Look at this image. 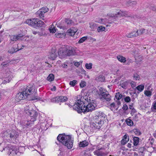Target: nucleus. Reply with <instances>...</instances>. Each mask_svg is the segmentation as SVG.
<instances>
[{
	"label": "nucleus",
	"instance_id": "12",
	"mask_svg": "<svg viewBox=\"0 0 156 156\" xmlns=\"http://www.w3.org/2000/svg\"><path fill=\"white\" fill-rule=\"evenodd\" d=\"M66 50L68 56L73 55L75 53V50L72 47H66Z\"/></svg>",
	"mask_w": 156,
	"mask_h": 156
},
{
	"label": "nucleus",
	"instance_id": "48",
	"mask_svg": "<svg viewBox=\"0 0 156 156\" xmlns=\"http://www.w3.org/2000/svg\"><path fill=\"white\" fill-rule=\"evenodd\" d=\"M145 31V29H144L140 30H139V32L138 33L139 35L143 34L144 33Z\"/></svg>",
	"mask_w": 156,
	"mask_h": 156
},
{
	"label": "nucleus",
	"instance_id": "27",
	"mask_svg": "<svg viewBox=\"0 0 156 156\" xmlns=\"http://www.w3.org/2000/svg\"><path fill=\"white\" fill-rule=\"evenodd\" d=\"M118 60L122 62H125L126 60V58L122 56L119 55L117 56Z\"/></svg>",
	"mask_w": 156,
	"mask_h": 156
},
{
	"label": "nucleus",
	"instance_id": "40",
	"mask_svg": "<svg viewBox=\"0 0 156 156\" xmlns=\"http://www.w3.org/2000/svg\"><path fill=\"white\" fill-rule=\"evenodd\" d=\"M77 83V81L76 80H74L72 81H70L69 82V84L70 85L72 86L73 87H74Z\"/></svg>",
	"mask_w": 156,
	"mask_h": 156
},
{
	"label": "nucleus",
	"instance_id": "43",
	"mask_svg": "<svg viewBox=\"0 0 156 156\" xmlns=\"http://www.w3.org/2000/svg\"><path fill=\"white\" fill-rule=\"evenodd\" d=\"M125 101L126 102H129L131 101V98L129 96H126L124 98Z\"/></svg>",
	"mask_w": 156,
	"mask_h": 156
},
{
	"label": "nucleus",
	"instance_id": "5",
	"mask_svg": "<svg viewBox=\"0 0 156 156\" xmlns=\"http://www.w3.org/2000/svg\"><path fill=\"white\" fill-rule=\"evenodd\" d=\"M6 148L9 150V151L8 154H16L18 155H20L21 153H23L25 151V148L23 147H18L17 146H12L10 144Z\"/></svg>",
	"mask_w": 156,
	"mask_h": 156
},
{
	"label": "nucleus",
	"instance_id": "60",
	"mask_svg": "<svg viewBox=\"0 0 156 156\" xmlns=\"http://www.w3.org/2000/svg\"><path fill=\"white\" fill-rule=\"evenodd\" d=\"M5 57L4 55H0V61H2L4 58Z\"/></svg>",
	"mask_w": 156,
	"mask_h": 156
},
{
	"label": "nucleus",
	"instance_id": "28",
	"mask_svg": "<svg viewBox=\"0 0 156 156\" xmlns=\"http://www.w3.org/2000/svg\"><path fill=\"white\" fill-rule=\"evenodd\" d=\"M10 62L8 60L2 63L1 64L0 66L2 68L5 67L9 65V64Z\"/></svg>",
	"mask_w": 156,
	"mask_h": 156
},
{
	"label": "nucleus",
	"instance_id": "54",
	"mask_svg": "<svg viewBox=\"0 0 156 156\" xmlns=\"http://www.w3.org/2000/svg\"><path fill=\"white\" fill-rule=\"evenodd\" d=\"M130 84L131 87L133 88H134L136 87V84L133 81H132L130 83Z\"/></svg>",
	"mask_w": 156,
	"mask_h": 156
},
{
	"label": "nucleus",
	"instance_id": "17",
	"mask_svg": "<svg viewBox=\"0 0 156 156\" xmlns=\"http://www.w3.org/2000/svg\"><path fill=\"white\" fill-rule=\"evenodd\" d=\"M105 115L102 112H99L98 115L97 116H95V118L97 119H99V120H101V122H104L105 120L104 119L105 118Z\"/></svg>",
	"mask_w": 156,
	"mask_h": 156
},
{
	"label": "nucleus",
	"instance_id": "26",
	"mask_svg": "<svg viewBox=\"0 0 156 156\" xmlns=\"http://www.w3.org/2000/svg\"><path fill=\"white\" fill-rule=\"evenodd\" d=\"M22 48L20 49H18L17 48H15L14 47L11 48L9 51L8 52L11 54H13V53L17 52V51L20 50L22 49Z\"/></svg>",
	"mask_w": 156,
	"mask_h": 156
},
{
	"label": "nucleus",
	"instance_id": "36",
	"mask_svg": "<svg viewBox=\"0 0 156 156\" xmlns=\"http://www.w3.org/2000/svg\"><path fill=\"white\" fill-rule=\"evenodd\" d=\"M105 29V27L103 26H100L98 27V32L103 31Z\"/></svg>",
	"mask_w": 156,
	"mask_h": 156
},
{
	"label": "nucleus",
	"instance_id": "53",
	"mask_svg": "<svg viewBox=\"0 0 156 156\" xmlns=\"http://www.w3.org/2000/svg\"><path fill=\"white\" fill-rule=\"evenodd\" d=\"M123 139H125V140L129 141V136L126 134L123 136Z\"/></svg>",
	"mask_w": 156,
	"mask_h": 156
},
{
	"label": "nucleus",
	"instance_id": "21",
	"mask_svg": "<svg viewBox=\"0 0 156 156\" xmlns=\"http://www.w3.org/2000/svg\"><path fill=\"white\" fill-rule=\"evenodd\" d=\"M96 80L98 82H103L105 80V77L103 75H100L96 77Z\"/></svg>",
	"mask_w": 156,
	"mask_h": 156
},
{
	"label": "nucleus",
	"instance_id": "15",
	"mask_svg": "<svg viewBox=\"0 0 156 156\" xmlns=\"http://www.w3.org/2000/svg\"><path fill=\"white\" fill-rule=\"evenodd\" d=\"M73 143V140H72L71 138H70V140H69L67 141V143L66 144H64V145L68 149H71L72 148Z\"/></svg>",
	"mask_w": 156,
	"mask_h": 156
},
{
	"label": "nucleus",
	"instance_id": "20",
	"mask_svg": "<svg viewBox=\"0 0 156 156\" xmlns=\"http://www.w3.org/2000/svg\"><path fill=\"white\" fill-rule=\"evenodd\" d=\"M88 142L86 140H84L80 142L79 146L80 147H84L88 146Z\"/></svg>",
	"mask_w": 156,
	"mask_h": 156
},
{
	"label": "nucleus",
	"instance_id": "13",
	"mask_svg": "<svg viewBox=\"0 0 156 156\" xmlns=\"http://www.w3.org/2000/svg\"><path fill=\"white\" fill-rule=\"evenodd\" d=\"M108 92L105 88L102 87H100L99 89L98 92V93L99 97L100 98L101 96H103L104 94L107 95L106 93H108Z\"/></svg>",
	"mask_w": 156,
	"mask_h": 156
},
{
	"label": "nucleus",
	"instance_id": "11",
	"mask_svg": "<svg viewBox=\"0 0 156 156\" xmlns=\"http://www.w3.org/2000/svg\"><path fill=\"white\" fill-rule=\"evenodd\" d=\"M23 35L22 34H19L16 35L10 36L11 40L12 41H16L17 40L21 41L23 40Z\"/></svg>",
	"mask_w": 156,
	"mask_h": 156
},
{
	"label": "nucleus",
	"instance_id": "23",
	"mask_svg": "<svg viewBox=\"0 0 156 156\" xmlns=\"http://www.w3.org/2000/svg\"><path fill=\"white\" fill-rule=\"evenodd\" d=\"M119 16H128V12L126 11L122 12L120 11L117 12Z\"/></svg>",
	"mask_w": 156,
	"mask_h": 156
},
{
	"label": "nucleus",
	"instance_id": "58",
	"mask_svg": "<svg viewBox=\"0 0 156 156\" xmlns=\"http://www.w3.org/2000/svg\"><path fill=\"white\" fill-rule=\"evenodd\" d=\"M51 101L52 102H57V99L56 97L54 98L51 99Z\"/></svg>",
	"mask_w": 156,
	"mask_h": 156
},
{
	"label": "nucleus",
	"instance_id": "62",
	"mask_svg": "<svg viewBox=\"0 0 156 156\" xmlns=\"http://www.w3.org/2000/svg\"><path fill=\"white\" fill-rule=\"evenodd\" d=\"M80 65L79 62H76L74 63V65L77 67H78L80 66Z\"/></svg>",
	"mask_w": 156,
	"mask_h": 156
},
{
	"label": "nucleus",
	"instance_id": "1",
	"mask_svg": "<svg viewBox=\"0 0 156 156\" xmlns=\"http://www.w3.org/2000/svg\"><path fill=\"white\" fill-rule=\"evenodd\" d=\"M28 106L26 107L25 111L27 114H29L30 117L29 120H27L24 122L23 125L25 127H28L32 126L34 124V122L36 120L38 114L37 112L33 110H30Z\"/></svg>",
	"mask_w": 156,
	"mask_h": 156
},
{
	"label": "nucleus",
	"instance_id": "55",
	"mask_svg": "<svg viewBox=\"0 0 156 156\" xmlns=\"http://www.w3.org/2000/svg\"><path fill=\"white\" fill-rule=\"evenodd\" d=\"M31 98L32 100H40L41 99V98H37V96H34V97H33V98Z\"/></svg>",
	"mask_w": 156,
	"mask_h": 156
},
{
	"label": "nucleus",
	"instance_id": "61",
	"mask_svg": "<svg viewBox=\"0 0 156 156\" xmlns=\"http://www.w3.org/2000/svg\"><path fill=\"white\" fill-rule=\"evenodd\" d=\"M10 81V80H9L7 78L5 79V80L4 81V83H5L6 82L9 83Z\"/></svg>",
	"mask_w": 156,
	"mask_h": 156
},
{
	"label": "nucleus",
	"instance_id": "18",
	"mask_svg": "<svg viewBox=\"0 0 156 156\" xmlns=\"http://www.w3.org/2000/svg\"><path fill=\"white\" fill-rule=\"evenodd\" d=\"M57 52L54 51H52L50 53L49 55H48V58L51 60H53L57 57Z\"/></svg>",
	"mask_w": 156,
	"mask_h": 156
},
{
	"label": "nucleus",
	"instance_id": "10",
	"mask_svg": "<svg viewBox=\"0 0 156 156\" xmlns=\"http://www.w3.org/2000/svg\"><path fill=\"white\" fill-rule=\"evenodd\" d=\"M49 9L46 7H44L40 9L36 13L37 15H38L41 18L44 17V14L48 11Z\"/></svg>",
	"mask_w": 156,
	"mask_h": 156
},
{
	"label": "nucleus",
	"instance_id": "49",
	"mask_svg": "<svg viewBox=\"0 0 156 156\" xmlns=\"http://www.w3.org/2000/svg\"><path fill=\"white\" fill-rule=\"evenodd\" d=\"M128 141H127L126 140H125V139H122L121 141V144L122 145H124Z\"/></svg>",
	"mask_w": 156,
	"mask_h": 156
},
{
	"label": "nucleus",
	"instance_id": "24",
	"mask_svg": "<svg viewBox=\"0 0 156 156\" xmlns=\"http://www.w3.org/2000/svg\"><path fill=\"white\" fill-rule=\"evenodd\" d=\"M137 4V2L135 1H132L129 0L126 2V4L127 5L130 6H134Z\"/></svg>",
	"mask_w": 156,
	"mask_h": 156
},
{
	"label": "nucleus",
	"instance_id": "6",
	"mask_svg": "<svg viewBox=\"0 0 156 156\" xmlns=\"http://www.w3.org/2000/svg\"><path fill=\"white\" fill-rule=\"evenodd\" d=\"M75 25V23L72 20L69 19H66L64 21H61L60 23L56 24L57 27L63 30L66 29L68 27Z\"/></svg>",
	"mask_w": 156,
	"mask_h": 156
},
{
	"label": "nucleus",
	"instance_id": "25",
	"mask_svg": "<svg viewBox=\"0 0 156 156\" xmlns=\"http://www.w3.org/2000/svg\"><path fill=\"white\" fill-rule=\"evenodd\" d=\"M133 144L134 146L138 145L139 141V138L135 136L133 138Z\"/></svg>",
	"mask_w": 156,
	"mask_h": 156
},
{
	"label": "nucleus",
	"instance_id": "38",
	"mask_svg": "<svg viewBox=\"0 0 156 156\" xmlns=\"http://www.w3.org/2000/svg\"><path fill=\"white\" fill-rule=\"evenodd\" d=\"M144 94L147 96L150 97L152 95V92L149 90H145L144 91Z\"/></svg>",
	"mask_w": 156,
	"mask_h": 156
},
{
	"label": "nucleus",
	"instance_id": "51",
	"mask_svg": "<svg viewBox=\"0 0 156 156\" xmlns=\"http://www.w3.org/2000/svg\"><path fill=\"white\" fill-rule=\"evenodd\" d=\"M150 8L153 11H156V7L154 5H151Z\"/></svg>",
	"mask_w": 156,
	"mask_h": 156
},
{
	"label": "nucleus",
	"instance_id": "52",
	"mask_svg": "<svg viewBox=\"0 0 156 156\" xmlns=\"http://www.w3.org/2000/svg\"><path fill=\"white\" fill-rule=\"evenodd\" d=\"M122 108L125 111H126L128 109V106L126 104H124L122 107Z\"/></svg>",
	"mask_w": 156,
	"mask_h": 156
},
{
	"label": "nucleus",
	"instance_id": "57",
	"mask_svg": "<svg viewBox=\"0 0 156 156\" xmlns=\"http://www.w3.org/2000/svg\"><path fill=\"white\" fill-rule=\"evenodd\" d=\"M56 99H57V102H61V98H61V96H59V97H56Z\"/></svg>",
	"mask_w": 156,
	"mask_h": 156
},
{
	"label": "nucleus",
	"instance_id": "56",
	"mask_svg": "<svg viewBox=\"0 0 156 156\" xmlns=\"http://www.w3.org/2000/svg\"><path fill=\"white\" fill-rule=\"evenodd\" d=\"M132 109V111H131V114L132 115H133V114L136 113V110L134 109L133 108L131 109Z\"/></svg>",
	"mask_w": 156,
	"mask_h": 156
},
{
	"label": "nucleus",
	"instance_id": "44",
	"mask_svg": "<svg viewBox=\"0 0 156 156\" xmlns=\"http://www.w3.org/2000/svg\"><path fill=\"white\" fill-rule=\"evenodd\" d=\"M133 77L134 79L136 80H139L140 79L139 75L137 73H135L133 74Z\"/></svg>",
	"mask_w": 156,
	"mask_h": 156
},
{
	"label": "nucleus",
	"instance_id": "9",
	"mask_svg": "<svg viewBox=\"0 0 156 156\" xmlns=\"http://www.w3.org/2000/svg\"><path fill=\"white\" fill-rule=\"evenodd\" d=\"M71 138V136L66 135L64 133L59 134L57 137V139L63 145L64 144H66L67 141L69 139L70 140Z\"/></svg>",
	"mask_w": 156,
	"mask_h": 156
},
{
	"label": "nucleus",
	"instance_id": "35",
	"mask_svg": "<svg viewBox=\"0 0 156 156\" xmlns=\"http://www.w3.org/2000/svg\"><path fill=\"white\" fill-rule=\"evenodd\" d=\"M66 35L64 33H58L56 34L55 36L57 38H62L63 37H64Z\"/></svg>",
	"mask_w": 156,
	"mask_h": 156
},
{
	"label": "nucleus",
	"instance_id": "2",
	"mask_svg": "<svg viewBox=\"0 0 156 156\" xmlns=\"http://www.w3.org/2000/svg\"><path fill=\"white\" fill-rule=\"evenodd\" d=\"M35 90V87L34 86L29 85L27 87L25 90L18 94L16 96V99L19 100L26 99L28 96L33 94Z\"/></svg>",
	"mask_w": 156,
	"mask_h": 156
},
{
	"label": "nucleus",
	"instance_id": "41",
	"mask_svg": "<svg viewBox=\"0 0 156 156\" xmlns=\"http://www.w3.org/2000/svg\"><path fill=\"white\" fill-rule=\"evenodd\" d=\"M133 131L135 134L136 135H140L141 134V133H140V131L137 129H135L133 130Z\"/></svg>",
	"mask_w": 156,
	"mask_h": 156
},
{
	"label": "nucleus",
	"instance_id": "3",
	"mask_svg": "<svg viewBox=\"0 0 156 156\" xmlns=\"http://www.w3.org/2000/svg\"><path fill=\"white\" fill-rule=\"evenodd\" d=\"M84 99L85 105L84 108H85V112H91L92 111L97 108V104L94 102H91L90 98L87 96H83Z\"/></svg>",
	"mask_w": 156,
	"mask_h": 156
},
{
	"label": "nucleus",
	"instance_id": "34",
	"mask_svg": "<svg viewBox=\"0 0 156 156\" xmlns=\"http://www.w3.org/2000/svg\"><path fill=\"white\" fill-rule=\"evenodd\" d=\"M18 135L17 134H16L14 133H10V137L12 139H14L17 137Z\"/></svg>",
	"mask_w": 156,
	"mask_h": 156
},
{
	"label": "nucleus",
	"instance_id": "7",
	"mask_svg": "<svg viewBox=\"0 0 156 156\" xmlns=\"http://www.w3.org/2000/svg\"><path fill=\"white\" fill-rule=\"evenodd\" d=\"M26 22L28 25L35 28L41 27L44 24V22L42 21L35 18L27 19Z\"/></svg>",
	"mask_w": 156,
	"mask_h": 156
},
{
	"label": "nucleus",
	"instance_id": "42",
	"mask_svg": "<svg viewBox=\"0 0 156 156\" xmlns=\"http://www.w3.org/2000/svg\"><path fill=\"white\" fill-rule=\"evenodd\" d=\"M49 30L50 33H55L56 31V29L54 27L52 28H49Z\"/></svg>",
	"mask_w": 156,
	"mask_h": 156
},
{
	"label": "nucleus",
	"instance_id": "46",
	"mask_svg": "<svg viewBox=\"0 0 156 156\" xmlns=\"http://www.w3.org/2000/svg\"><path fill=\"white\" fill-rule=\"evenodd\" d=\"M61 102H65L67 100V98L66 97L61 96Z\"/></svg>",
	"mask_w": 156,
	"mask_h": 156
},
{
	"label": "nucleus",
	"instance_id": "14",
	"mask_svg": "<svg viewBox=\"0 0 156 156\" xmlns=\"http://www.w3.org/2000/svg\"><path fill=\"white\" fill-rule=\"evenodd\" d=\"M138 35V30H136L135 31H133L131 33L127 34L126 36L128 37L131 38L132 37H137Z\"/></svg>",
	"mask_w": 156,
	"mask_h": 156
},
{
	"label": "nucleus",
	"instance_id": "16",
	"mask_svg": "<svg viewBox=\"0 0 156 156\" xmlns=\"http://www.w3.org/2000/svg\"><path fill=\"white\" fill-rule=\"evenodd\" d=\"M58 54L59 56H61L62 58L67 56L68 55L66 49V48L65 50L59 49V51H58Z\"/></svg>",
	"mask_w": 156,
	"mask_h": 156
},
{
	"label": "nucleus",
	"instance_id": "64",
	"mask_svg": "<svg viewBox=\"0 0 156 156\" xmlns=\"http://www.w3.org/2000/svg\"><path fill=\"white\" fill-rule=\"evenodd\" d=\"M131 146H132V144H130V143H128L127 144V147H128L130 148L131 147Z\"/></svg>",
	"mask_w": 156,
	"mask_h": 156
},
{
	"label": "nucleus",
	"instance_id": "19",
	"mask_svg": "<svg viewBox=\"0 0 156 156\" xmlns=\"http://www.w3.org/2000/svg\"><path fill=\"white\" fill-rule=\"evenodd\" d=\"M107 95H106L105 94H104L103 96H102L100 98V99H102V100H105L107 101H109L111 100V96L109 94L108 92V93H106Z\"/></svg>",
	"mask_w": 156,
	"mask_h": 156
},
{
	"label": "nucleus",
	"instance_id": "8",
	"mask_svg": "<svg viewBox=\"0 0 156 156\" xmlns=\"http://www.w3.org/2000/svg\"><path fill=\"white\" fill-rule=\"evenodd\" d=\"M104 123V122L94 118L93 121L90 123V126L94 129H99Z\"/></svg>",
	"mask_w": 156,
	"mask_h": 156
},
{
	"label": "nucleus",
	"instance_id": "29",
	"mask_svg": "<svg viewBox=\"0 0 156 156\" xmlns=\"http://www.w3.org/2000/svg\"><path fill=\"white\" fill-rule=\"evenodd\" d=\"M54 75L52 74H50L47 78V80L49 81H51L54 80Z\"/></svg>",
	"mask_w": 156,
	"mask_h": 156
},
{
	"label": "nucleus",
	"instance_id": "63",
	"mask_svg": "<svg viewBox=\"0 0 156 156\" xmlns=\"http://www.w3.org/2000/svg\"><path fill=\"white\" fill-rule=\"evenodd\" d=\"M62 66L63 68H67L68 67V66L66 64H64L62 65Z\"/></svg>",
	"mask_w": 156,
	"mask_h": 156
},
{
	"label": "nucleus",
	"instance_id": "59",
	"mask_svg": "<svg viewBox=\"0 0 156 156\" xmlns=\"http://www.w3.org/2000/svg\"><path fill=\"white\" fill-rule=\"evenodd\" d=\"M153 107L154 109H156V100L154 101V103L153 104Z\"/></svg>",
	"mask_w": 156,
	"mask_h": 156
},
{
	"label": "nucleus",
	"instance_id": "47",
	"mask_svg": "<svg viewBox=\"0 0 156 156\" xmlns=\"http://www.w3.org/2000/svg\"><path fill=\"white\" fill-rule=\"evenodd\" d=\"M115 108V104L114 103H112L110 105V108L112 110Z\"/></svg>",
	"mask_w": 156,
	"mask_h": 156
},
{
	"label": "nucleus",
	"instance_id": "31",
	"mask_svg": "<svg viewBox=\"0 0 156 156\" xmlns=\"http://www.w3.org/2000/svg\"><path fill=\"white\" fill-rule=\"evenodd\" d=\"M126 123L127 125L129 126H132L133 125V122L132 120L130 119H128L126 121Z\"/></svg>",
	"mask_w": 156,
	"mask_h": 156
},
{
	"label": "nucleus",
	"instance_id": "33",
	"mask_svg": "<svg viewBox=\"0 0 156 156\" xmlns=\"http://www.w3.org/2000/svg\"><path fill=\"white\" fill-rule=\"evenodd\" d=\"M122 96V95L119 92L117 93L115 95V97L117 100H119L121 99Z\"/></svg>",
	"mask_w": 156,
	"mask_h": 156
},
{
	"label": "nucleus",
	"instance_id": "37",
	"mask_svg": "<svg viewBox=\"0 0 156 156\" xmlns=\"http://www.w3.org/2000/svg\"><path fill=\"white\" fill-rule=\"evenodd\" d=\"M87 39V37H82L80 39V40L78 41V43H83L84 41L86 40Z\"/></svg>",
	"mask_w": 156,
	"mask_h": 156
},
{
	"label": "nucleus",
	"instance_id": "30",
	"mask_svg": "<svg viewBox=\"0 0 156 156\" xmlns=\"http://www.w3.org/2000/svg\"><path fill=\"white\" fill-rule=\"evenodd\" d=\"M94 153L95 154H96L97 156H102L103 155L105 154L104 153L99 151L97 150L95 151Z\"/></svg>",
	"mask_w": 156,
	"mask_h": 156
},
{
	"label": "nucleus",
	"instance_id": "39",
	"mask_svg": "<svg viewBox=\"0 0 156 156\" xmlns=\"http://www.w3.org/2000/svg\"><path fill=\"white\" fill-rule=\"evenodd\" d=\"M92 64L91 63L89 64L86 63L85 64V67L86 68L89 69H90L92 68Z\"/></svg>",
	"mask_w": 156,
	"mask_h": 156
},
{
	"label": "nucleus",
	"instance_id": "22",
	"mask_svg": "<svg viewBox=\"0 0 156 156\" xmlns=\"http://www.w3.org/2000/svg\"><path fill=\"white\" fill-rule=\"evenodd\" d=\"M76 29L75 30H73V29H69L67 32V34L69 35L70 36H72L74 35L75 33L76 32Z\"/></svg>",
	"mask_w": 156,
	"mask_h": 156
},
{
	"label": "nucleus",
	"instance_id": "50",
	"mask_svg": "<svg viewBox=\"0 0 156 156\" xmlns=\"http://www.w3.org/2000/svg\"><path fill=\"white\" fill-rule=\"evenodd\" d=\"M86 86V82H81L80 83V86L81 88H83Z\"/></svg>",
	"mask_w": 156,
	"mask_h": 156
},
{
	"label": "nucleus",
	"instance_id": "45",
	"mask_svg": "<svg viewBox=\"0 0 156 156\" xmlns=\"http://www.w3.org/2000/svg\"><path fill=\"white\" fill-rule=\"evenodd\" d=\"M117 12L116 13H114L113 14H111L109 15V16L112 17H119Z\"/></svg>",
	"mask_w": 156,
	"mask_h": 156
},
{
	"label": "nucleus",
	"instance_id": "4",
	"mask_svg": "<svg viewBox=\"0 0 156 156\" xmlns=\"http://www.w3.org/2000/svg\"><path fill=\"white\" fill-rule=\"evenodd\" d=\"M77 102H76L73 106V109L77 111L78 113L85 112V108L84 106L85 105L84 99L83 97H81L80 99L77 100Z\"/></svg>",
	"mask_w": 156,
	"mask_h": 156
},
{
	"label": "nucleus",
	"instance_id": "32",
	"mask_svg": "<svg viewBox=\"0 0 156 156\" xmlns=\"http://www.w3.org/2000/svg\"><path fill=\"white\" fill-rule=\"evenodd\" d=\"M136 88L139 91L141 92L143 90L144 88V86L143 85H140L138 86Z\"/></svg>",
	"mask_w": 156,
	"mask_h": 156
}]
</instances>
